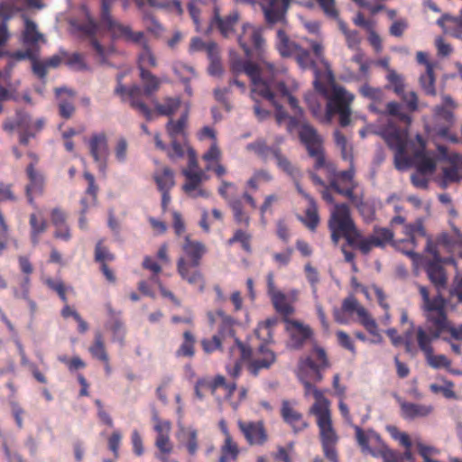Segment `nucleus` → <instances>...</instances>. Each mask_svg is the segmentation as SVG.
I'll list each match as a JSON object with an SVG mask.
<instances>
[{
    "mask_svg": "<svg viewBox=\"0 0 462 462\" xmlns=\"http://www.w3.org/2000/svg\"><path fill=\"white\" fill-rule=\"evenodd\" d=\"M307 42L313 54L311 55L309 50L300 46L293 55L294 59L301 69H311L313 71L315 77L313 80L314 88L319 93L326 96L328 90L321 79L334 80L330 64L325 58L324 47L320 42L312 40H308Z\"/></svg>",
    "mask_w": 462,
    "mask_h": 462,
    "instance_id": "nucleus-1",
    "label": "nucleus"
},
{
    "mask_svg": "<svg viewBox=\"0 0 462 462\" xmlns=\"http://www.w3.org/2000/svg\"><path fill=\"white\" fill-rule=\"evenodd\" d=\"M284 72L282 67H276L270 61H263L262 64H256L250 60H246L245 73L248 75L253 83V95H259L267 100H273V94L272 89L285 94L287 86L278 79V75Z\"/></svg>",
    "mask_w": 462,
    "mask_h": 462,
    "instance_id": "nucleus-2",
    "label": "nucleus"
},
{
    "mask_svg": "<svg viewBox=\"0 0 462 462\" xmlns=\"http://www.w3.org/2000/svg\"><path fill=\"white\" fill-rule=\"evenodd\" d=\"M182 250L189 259V263L184 257H180L177 261V272L187 282L192 285L199 284L202 290L204 278L201 272L199 270L190 271V269L197 268L200 265L201 259L207 252L206 246L203 243L191 240L189 236H187L182 245Z\"/></svg>",
    "mask_w": 462,
    "mask_h": 462,
    "instance_id": "nucleus-3",
    "label": "nucleus"
},
{
    "mask_svg": "<svg viewBox=\"0 0 462 462\" xmlns=\"http://www.w3.org/2000/svg\"><path fill=\"white\" fill-rule=\"evenodd\" d=\"M316 353V361L310 356L301 358L299 362L298 377L304 386L305 395L313 393V388H316L311 381L319 383L323 380L322 370L329 367L325 350L322 347L316 346L314 348Z\"/></svg>",
    "mask_w": 462,
    "mask_h": 462,
    "instance_id": "nucleus-4",
    "label": "nucleus"
},
{
    "mask_svg": "<svg viewBox=\"0 0 462 462\" xmlns=\"http://www.w3.org/2000/svg\"><path fill=\"white\" fill-rule=\"evenodd\" d=\"M248 151H254L263 161L266 162L269 155L272 154L276 161L279 170L284 172L291 180L300 179L302 173L298 166L293 164L287 156H285L278 145L269 146L265 140L257 139L246 145Z\"/></svg>",
    "mask_w": 462,
    "mask_h": 462,
    "instance_id": "nucleus-5",
    "label": "nucleus"
},
{
    "mask_svg": "<svg viewBox=\"0 0 462 462\" xmlns=\"http://www.w3.org/2000/svg\"><path fill=\"white\" fill-rule=\"evenodd\" d=\"M99 25L106 31L113 40H124L126 42L137 44L143 42L144 33L134 32L130 25L124 24L109 13V2L104 1L100 10Z\"/></svg>",
    "mask_w": 462,
    "mask_h": 462,
    "instance_id": "nucleus-6",
    "label": "nucleus"
},
{
    "mask_svg": "<svg viewBox=\"0 0 462 462\" xmlns=\"http://www.w3.org/2000/svg\"><path fill=\"white\" fill-rule=\"evenodd\" d=\"M354 99V96L347 92L344 88L334 86L332 94L328 99L327 115L332 116L337 114L339 116V125L346 127L351 122L350 104Z\"/></svg>",
    "mask_w": 462,
    "mask_h": 462,
    "instance_id": "nucleus-7",
    "label": "nucleus"
},
{
    "mask_svg": "<svg viewBox=\"0 0 462 462\" xmlns=\"http://www.w3.org/2000/svg\"><path fill=\"white\" fill-rule=\"evenodd\" d=\"M69 24L74 32L80 33L82 37L89 39L90 45L98 56L100 64L110 65L107 60V55L113 52L114 50L112 48L106 50L97 40L96 35L98 30V24L97 22L89 14H87L86 22L71 20Z\"/></svg>",
    "mask_w": 462,
    "mask_h": 462,
    "instance_id": "nucleus-8",
    "label": "nucleus"
},
{
    "mask_svg": "<svg viewBox=\"0 0 462 462\" xmlns=\"http://www.w3.org/2000/svg\"><path fill=\"white\" fill-rule=\"evenodd\" d=\"M383 136L392 150L394 151V164L398 170L408 168L410 159L406 157L407 136L406 134L397 127H390L385 130Z\"/></svg>",
    "mask_w": 462,
    "mask_h": 462,
    "instance_id": "nucleus-9",
    "label": "nucleus"
},
{
    "mask_svg": "<svg viewBox=\"0 0 462 462\" xmlns=\"http://www.w3.org/2000/svg\"><path fill=\"white\" fill-rule=\"evenodd\" d=\"M328 228L337 230L343 235L354 232L359 236V231L351 217L349 207L345 204H335L328 219Z\"/></svg>",
    "mask_w": 462,
    "mask_h": 462,
    "instance_id": "nucleus-10",
    "label": "nucleus"
},
{
    "mask_svg": "<svg viewBox=\"0 0 462 462\" xmlns=\"http://www.w3.org/2000/svg\"><path fill=\"white\" fill-rule=\"evenodd\" d=\"M15 117L17 128L20 129L19 142L23 145H27L30 139L42 131L45 125L44 118L32 121L31 115L23 110H16Z\"/></svg>",
    "mask_w": 462,
    "mask_h": 462,
    "instance_id": "nucleus-11",
    "label": "nucleus"
},
{
    "mask_svg": "<svg viewBox=\"0 0 462 462\" xmlns=\"http://www.w3.org/2000/svg\"><path fill=\"white\" fill-rule=\"evenodd\" d=\"M291 0H259L267 24L286 22V14Z\"/></svg>",
    "mask_w": 462,
    "mask_h": 462,
    "instance_id": "nucleus-12",
    "label": "nucleus"
},
{
    "mask_svg": "<svg viewBox=\"0 0 462 462\" xmlns=\"http://www.w3.org/2000/svg\"><path fill=\"white\" fill-rule=\"evenodd\" d=\"M88 145L90 154L97 164L99 171L105 173L107 167L106 160L108 155V143L106 134L98 133L92 134Z\"/></svg>",
    "mask_w": 462,
    "mask_h": 462,
    "instance_id": "nucleus-13",
    "label": "nucleus"
},
{
    "mask_svg": "<svg viewBox=\"0 0 462 462\" xmlns=\"http://www.w3.org/2000/svg\"><path fill=\"white\" fill-rule=\"evenodd\" d=\"M393 238V233L389 228L374 226V233L359 242L358 249L363 254H368L373 247L383 248Z\"/></svg>",
    "mask_w": 462,
    "mask_h": 462,
    "instance_id": "nucleus-14",
    "label": "nucleus"
},
{
    "mask_svg": "<svg viewBox=\"0 0 462 462\" xmlns=\"http://www.w3.org/2000/svg\"><path fill=\"white\" fill-rule=\"evenodd\" d=\"M105 308L108 315L105 327L112 332V341L117 342L123 346L126 330L121 317L122 312L115 310L110 303H106Z\"/></svg>",
    "mask_w": 462,
    "mask_h": 462,
    "instance_id": "nucleus-15",
    "label": "nucleus"
},
{
    "mask_svg": "<svg viewBox=\"0 0 462 462\" xmlns=\"http://www.w3.org/2000/svg\"><path fill=\"white\" fill-rule=\"evenodd\" d=\"M26 175L29 183L25 186L24 191L28 203L34 206V195H42L44 191L45 178L43 174L35 170L33 163L26 167Z\"/></svg>",
    "mask_w": 462,
    "mask_h": 462,
    "instance_id": "nucleus-16",
    "label": "nucleus"
},
{
    "mask_svg": "<svg viewBox=\"0 0 462 462\" xmlns=\"http://www.w3.org/2000/svg\"><path fill=\"white\" fill-rule=\"evenodd\" d=\"M239 13L236 10L232 11L226 17L222 18L219 14V9L214 7V15L206 31L208 33L214 27H216L224 37H228L234 32L235 26L238 23Z\"/></svg>",
    "mask_w": 462,
    "mask_h": 462,
    "instance_id": "nucleus-17",
    "label": "nucleus"
},
{
    "mask_svg": "<svg viewBox=\"0 0 462 462\" xmlns=\"http://www.w3.org/2000/svg\"><path fill=\"white\" fill-rule=\"evenodd\" d=\"M366 310L361 306L357 300L350 295L344 299L340 309L334 308L333 316L336 322L339 324H347L348 316L356 313L359 318L365 316Z\"/></svg>",
    "mask_w": 462,
    "mask_h": 462,
    "instance_id": "nucleus-18",
    "label": "nucleus"
},
{
    "mask_svg": "<svg viewBox=\"0 0 462 462\" xmlns=\"http://www.w3.org/2000/svg\"><path fill=\"white\" fill-rule=\"evenodd\" d=\"M300 142L305 145L309 155H317L323 148V139L317 130L309 124H303L299 130Z\"/></svg>",
    "mask_w": 462,
    "mask_h": 462,
    "instance_id": "nucleus-19",
    "label": "nucleus"
},
{
    "mask_svg": "<svg viewBox=\"0 0 462 462\" xmlns=\"http://www.w3.org/2000/svg\"><path fill=\"white\" fill-rule=\"evenodd\" d=\"M238 427L251 445H263L267 440V433L262 421H238Z\"/></svg>",
    "mask_w": 462,
    "mask_h": 462,
    "instance_id": "nucleus-20",
    "label": "nucleus"
},
{
    "mask_svg": "<svg viewBox=\"0 0 462 462\" xmlns=\"http://www.w3.org/2000/svg\"><path fill=\"white\" fill-rule=\"evenodd\" d=\"M281 416L283 421L289 424L296 434L303 431L310 426L309 422L303 420L302 414L294 410L288 400L282 402Z\"/></svg>",
    "mask_w": 462,
    "mask_h": 462,
    "instance_id": "nucleus-21",
    "label": "nucleus"
},
{
    "mask_svg": "<svg viewBox=\"0 0 462 462\" xmlns=\"http://www.w3.org/2000/svg\"><path fill=\"white\" fill-rule=\"evenodd\" d=\"M401 407L402 417L405 420H415L417 418H424L432 413L434 408L432 405L420 404L409 402L398 398Z\"/></svg>",
    "mask_w": 462,
    "mask_h": 462,
    "instance_id": "nucleus-22",
    "label": "nucleus"
},
{
    "mask_svg": "<svg viewBox=\"0 0 462 462\" xmlns=\"http://www.w3.org/2000/svg\"><path fill=\"white\" fill-rule=\"evenodd\" d=\"M316 417L317 425L319 429L321 446L337 444L338 441V436L332 425L331 412Z\"/></svg>",
    "mask_w": 462,
    "mask_h": 462,
    "instance_id": "nucleus-23",
    "label": "nucleus"
},
{
    "mask_svg": "<svg viewBox=\"0 0 462 462\" xmlns=\"http://www.w3.org/2000/svg\"><path fill=\"white\" fill-rule=\"evenodd\" d=\"M236 350L239 351L240 357L234 361V365L231 368H227L229 374L233 378H237L240 375L243 362L249 360L252 356V348L243 343L239 338H235V346H229V354L231 356L235 354Z\"/></svg>",
    "mask_w": 462,
    "mask_h": 462,
    "instance_id": "nucleus-24",
    "label": "nucleus"
},
{
    "mask_svg": "<svg viewBox=\"0 0 462 462\" xmlns=\"http://www.w3.org/2000/svg\"><path fill=\"white\" fill-rule=\"evenodd\" d=\"M445 330L436 328H429L425 329L418 327L416 329V337L419 348L425 354L433 353L432 342L438 339Z\"/></svg>",
    "mask_w": 462,
    "mask_h": 462,
    "instance_id": "nucleus-25",
    "label": "nucleus"
},
{
    "mask_svg": "<svg viewBox=\"0 0 462 462\" xmlns=\"http://www.w3.org/2000/svg\"><path fill=\"white\" fill-rule=\"evenodd\" d=\"M286 321L291 326V346L294 349H299L311 337L312 331L310 327L304 326L297 320L286 319Z\"/></svg>",
    "mask_w": 462,
    "mask_h": 462,
    "instance_id": "nucleus-26",
    "label": "nucleus"
},
{
    "mask_svg": "<svg viewBox=\"0 0 462 462\" xmlns=\"http://www.w3.org/2000/svg\"><path fill=\"white\" fill-rule=\"evenodd\" d=\"M177 439L179 441L185 445L189 455L196 454L199 448L198 444V430L192 427H185L182 424H178Z\"/></svg>",
    "mask_w": 462,
    "mask_h": 462,
    "instance_id": "nucleus-27",
    "label": "nucleus"
},
{
    "mask_svg": "<svg viewBox=\"0 0 462 462\" xmlns=\"http://www.w3.org/2000/svg\"><path fill=\"white\" fill-rule=\"evenodd\" d=\"M437 24L443 28L446 33L450 34L455 38L462 37V8L460 9L458 16H452L450 14H443L437 21Z\"/></svg>",
    "mask_w": 462,
    "mask_h": 462,
    "instance_id": "nucleus-28",
    "label": "nucleus"
},
{
    "mask_svg": "<svg viewBox=\"0 0 462 462\" xmlns=\"http://www.w3.org/2000/svg\"><path fill=\"white\" fill-rule=\"evenodd\" d=\"M440 258L435 254V260L429 261L426 264V273L430 282L438 288L445 287L447 279L444 268L439 263Z\"/></svg>",
    "mask_w": 462,
    "mask_h": 462,
    "instance_id": "nucleus-29",
    "label": "nucleus"
},
{
    "mask_svg": "<svg viewBox=\"0 0 462 462\" xmlns=\"http://www.w3.org/2000/svg\"><path fill=\"white\" fill-rule=\"evenodd\" d=\"M216 313L221 319V324L215 336H219L223 343H226L227 339H233L235 342L236 337L235 336L234 324L236 320L231 316L226 315L222 310H217Z\"/></svg>",
    "mask_w": 462,
    "mask_h": 462,
    "instance_id": "nucleus-30",
    "label": "nucleus"
},
{
    "mask_svg": "<svg viewBox=\"0 0 462 462\" xmlns=\"http://www.w3.org/2000/svg\"><path fill=\"white\" fill-rule=\"evenodd\" d=\"M300 45L291 41L282 29L277 31L276 48L283 58H289L295 54Z\"/></svg>",
    "mask_w": 462,
    "mask_h": 462,
    "instance_id": "nucleus-31",
    "label": "nucleus"
},
{
    "mask_svg": "<svg viewBox=\"0 0 462 462\" xmlns=\"http://www.w3.org/2000/svg\"><path fill=\"white\" fill-rule=\"evenodd\" d=\"M127 94L130 97V106L142 113L147 120H152L151 109L139 99L143 94V89L139 85L134 84L128 88Z\"/></svg>",
    "mask_w": 462,
    "mask_h": 462,
    "instance_id": "nucleus-32",
    "label": "nucleus"
},
{
    "mask_svg": "<svg viewBox=\"0 0 462 462\" xmlns=\"http://www.w3.org/2000/svg\"><path fill=\"white\" fill-rule=\"evenodd\" d=\"M10 2L0 3V46L6 43L9 39V32L7 29V22L14 16V8Z\"/></svg>",
    "mask_w": 462,
    "mask_h": 462,
    "instance_id": "nucleus-33",
    "label": "nucleus"
},
{
    "mask_svg": "<svg viewBox=\"0 0 462 462\" xmlns=\"http://www.w3.org/2000/svg\"><path fill=\"white\" fill-rule=\"evenodd\" d=\"M23 16L24 17V30L23 32L24 44L33 47L38 42L44 41V36L38 31L37 24L24 15Z\"/></svg>",
    "mask_w": 462,
    "mask_h": 462,
    "instance_id": "nucleus-34",
    "label": "nucleus"
},
{
    "mask_svg": "<svg viewBox=\"0 0 462 462\" xmlns=\"http://www.w3.org/2000/svg\"><path fill=\"white\" fill-rule=\"evenodd\" d=\"M312 395L315 398V402L310 408V414L319 416L330 413V402L324 396V392L318 388H313Z\"/></svg>",
    "mask_w": 462,
    "mask_h": 462,
    "instance_id": "nucleus-35",
    "label": "nucleus"
},
{
    "mask_svg": "<svg viewBox=\"0 0 462 462\" xmlns=\"http://www.w3.org/2000/svg\"><path fill=\"white\" fill-rule=\"evenodd\" d=\"M182 174L187 180L182 186V189L186 194H191L193 191H196L203 180L206 179V175L202 171H192L191 170H183Z\"/></svg>",
    "mask_w": 462,
    "mask_h": 462,
    "instance_id": "nucleus-36",
    "label": "nucleus"
},
{
    "mask_svg": "<svg viewBox=\"0 0 462 462\" xmlns=\"http://www.w3.org/2000/svg\"><path fill=\"white\" fill-rule=\"evenodd\" d=\"M337 22V25L341 32L344 34L346 38V46L350 50H357L361 43V36L356 30H350L347 27V24L341 20L340 18H336Z\"/></svg>",
    "mask_w": 462,
    "mask_h": 462,
    "instance_id": "nucleus-37",
    "label": "nucleus"
},
{
    "mask_svg": "<svg viewBox=\"0 0 462 462\" xmlns=\"http://www.w3.org/2000/svg\"><path fill=\"white\" fill-rule=\"evenodd\" d=\"M140 78L143 83V95L150 97L158 91L160 88V80L152 72L145 68H140Z\"/></svg>",
    "mask_w": 462,
    "mask_h": 462,
    "instance_id": "nucleus-38",
    "label": "nucleus"
},
{
    "mask_svg": "<svg viewBox=\"0 0 462 462\" xmlns=\"http://www.w3.org/2000/svg\"><path fill=\"white\" fill-rule=\"evenodd\" d=\"M137 45L142 48V51L138 56V69H140L141 67L144 68L145 65L155 67L157 65L156 59L148 44L145 36L143 38V42H138Z\"/></svg>",
    "mask_w": 462,
    "mask_h": 462,
    "instance_id": "nucleus-39",
    "label": "nucleus"
},
{
    "mask_svg": "<svg viewBox=\"0 0 462 462\" xmlns=\"http://www.w3.org/2000/svg\"><path fill=\"white\" fill-rule=\"evenodd\" d=\"M270 298L275 310L278 313L283 316H289L293 313L294 309L290 303L287 302V297L282 291L275 292V294Z\"/></svg>",
    "mask_w": 462,
    "mask_h": 462,
    "instance_id": "nucleus-40",
    "label": "nucleus"
},
{
    "mask_svg": "<svg viewBox=\"0 0 462 462\" xmlns=\"http://www.w3.org/2000/svg\"><path fill=\"white\" fill-rule=\"evenodd\" d=\"M414 157L418 160L417 171L419 173L427 174L435 171L436 164L434 161L425 154L423 149L416 151Z\"/></svg>",
    "mask_w": 462,
    "mask_h": 462,
    "instance_id": "nucleus-41",
    "label": "nucleus"
},
{
    "mask_svg": "<svg viewBox=\"0 0 462 462\" xmlns=\"http://www.w3.org/2000/svg\"><path fill=\"white\" fill-rule=\"evenodd\" d=\"M89 352L93 357L101 360L104 363L108 362V356L106 351L102 334L100 332H96L95 340L93 345L89 347Z\"/></svg>",
    "mask_w": 462,
    "mask_h": 462,
    "instance_id": "nucleus-42",
    "label": "nucleus"
},
{
    "mask_svg": "<svg viewBox=\"0 0 462 462\" xmlns=\"http://www.w3.org/2000/svg\"><path fill=\"white\" fill-rule=\"evenodd\" d=\"M154 180L159 190H170L174 185L173 171L170 168L165 167L161 173L155 174Z\"/></svg>",
    "mask_w": 462,
    "mask_h": 462,
    "instance_id": "nucleus-43",
    "label": "nucleus"
},
{
    "mask_svg": "<svg viewBox=\"0 0 462 462\" xmlns=\"http://www.w3.org/2000/svg\"><path fill=\"white\" fill-rule=\"evenodd\" d=\"M420 84L429 96H436L435 78L432 65H429L425 73L420 77Z\"/></svg>",
    "mask_w": 462,
    "mask_h": 462,
    "instance_id": "nucleus-44",
    "label": "nucleus"
},
{
    "mask_svg": "<svg viewBox=\"0 0 462 462\" xmlns=\"http://www.w3.org/2000/svg\"><path fill=\"white\" fill-rule=\"evenodd\" d=\"M404 234L407 236V239L404 241L410 242L413 246L417 245L415 235L418 234L421 236H426V232L421 220L418 219L413 224H407L404 226Z\"/></svg>",
    "mask_w": 462,
    "mask_h": 462,
    "instance_id": "nucleus-45",
    "label": "nucleus"
},
{
    "mask_svg": "<svg viewBox=\"0 0 462 462\" xmlns=\"http://www.w3.org/2000/svg\"><path fill=\"white\" fill-rule=\"evenodd\" d=\"M383 115L394 116L403 123H411L410 116L402 110V105L395 101L387 103Z\"/></svg>",
    "mask_w": 462,
    "mask_h": 462,
    "instance_id": "nucleus-46",
    "label": "nucleus"
},
{
    "mask_svg": "<svg viewBox=\"0 0 462 462\" xmlns=\"http://www.w3.org/2000/svg\"><path fill=\"white\" fill-rule=\"evenodd\" d=\"M183 337L184 340L179 349L176 351V356L191 357L194 356L195 338L189 331H185Z\"/></svg>",
    "mask_w": 462,
    "mask_h": 462,
    "instance_id": "nucleus-47",
    "label": "nucleus"
},
{
    "mask_svg": "<svg viewBox=\"0 0 462 462\" xmlns=\"http://www.w3.org/2000/svg\"><path fill=\"white\" fill-rule=\"evenodd\" d=\"M356 431V438L358 445L361 447L363 452H367L370 450V447L368 445V437L374 438L378 442H381V437L374 432V430H369L367 434L359 427L354 426Z\"/></svg>",
    "mask_w": 462,
    "mask_h": 462,
    "instance_id": "nucleus-48",
    "label": "nucleus"
},
{
    "mask_svg": "<svg viewBox=\"0 0 462 462\" xmlns=\"http://www.w3.org/2000/svg\"><path fill=\"white\" fill-rule=\"evenodd\" d=\"M228 204L233 210L234 217L236 223L249 226L250 217L243 211V205L240 199H229Z\"/></svg>",
    "mask_w": 462,
    "mask_h": 462,
    "instance_id": "nucleus-49",
    "label": "nucleus"
},
{
    "mask_svg": "<svg viewBox=\"0 0 462 462\" xmlns=\"http://www.w3.org/2000/svg\"><path fill=\"white\" fill-rule=\"evenodd\" d=\"M243 32L245 35L248 33L250 42L256 50H261L263 48L264 40L260 29L254 28L250 24H245L243 26Z\"/></svg>",
    "mask_w": 462,
    "mask_h": 462,
    "instance_id": "nucleus-50",
    "label": "nucleus"
},
{
    "mask_svg": "<svg viewBox=\"0 0 462 462\" xmlns=\"http://www.w3.org/2000/svg\"><path fill=\"white\" fill-rule=\"evenodd\" d=\"M149 5L169 11H175L177 14H182V6L180 0H146Z\"/></svg>",
    "mask_w": 462,
    "mask_h": 462,
    "instance_id": "nucleus-51",
    "label": "nucleus"
},
{
    "mask_svg": "<svg viewBox=\"0 0 462 462\" xmlns=\"http://www.w3.org/2000/svg\"><path fill=\"white\" fill-rule=\"evenodd\" d=\"M305 215L307 217V221H305V225L310 230H315L319 225V217L318 215V206L315 200H311L309 203V207L305 210Z\"/></svg>",
    "mask_w": 462,
    "mask_h": 462,
    "instance_id": "nucleus-52",
    "label": "nucleus"
},
{
    "mask_svg": "<svg viewBox=\"0 0 462 462\" xmlns=\"http://www.w3.org/2000/svg\"><path fill=\"white\" fill-rule=\"evenodd\" d=\"M180 106L178 98L167 97L164 104H155L156 111L162 116H171Z\"/></svg>",
    "mask_w": 462,
    "mask_h": 462,
    "instance_id": "nucleus-53",
    "label": "nucleus"
},
{
    "mask_svg": "<svg viewBox=\"0 0 462 462\" xmlns=\"http://www.w3.org/2000/svg\"><path fill=\"white\" fill-rule=\"evenodd\" d=\"M187 123V116L182 115L176 122L171 119L166 125V130L171 138L182 134Z\"/></svg>",
    "mask_w": 462,
    "mask_h": 462,
    "instance_id": "nucleus-54",
    "label": "nucleus"
},
{
    "mask_svg": "<svg viewBox=\"0 0 462 462\" xmlns=\"http://www.w3.org/2000/svg\"><path fill=\"white\" fill-rule=\"evenodd\" d=\"M386 79L392 85L393 92L399 97L402 95L405 89L403 77L401 74H398L395 70H389Z\"/></svg>",
    "mask_w": 462,
    "mask_h": 462,
    "instance_id": "nucleus-55",
    "label": "nucleus"
},
{
    "mask_svg": "<svg viewBox=\"0 0 462 462\" xmlns=\"http://www.w3.org/2000/svg\"><path fill=\"white\" fill-rule=\"evenodd\" d=\"M143 21L148 32L158 35L162 31L161 23L155 19V17L150 12H143Z\"/></svg>",
    "mask_w": 462,
    "mask_h": 462,
    "instance_id": "nucleus-56",
    "label": "nucleus"
},
{
    "mask_svg": "<svg viewBox=\"0 0 462 462\" xmlns=\"http://www.w3.org/2000/svg\"><path fill=\"white\" fill-rule=\"evenodd\" d=\"M4 2H10L13 5L14 15L23 10L24 7H35L42 9L43 5L40 0H5Z\"/></svg>",
    "mask_w": 462,
    "mask_h": 462,
    "instance_id": "nucleus-57",
    "label": "nucleus"
},
{
    "mask_svg": "<svg viewBox=\"0 0 462 462\" xmlns=\"http://www.w3.org/2000/svg\"><path fill=\"white\" fill-rule=\"evenodd\" d=\"M128 143L125 137H119L115 146V157L119 163L127 160Z\"/></svg>",
    "mask_w": 462,
    "mask_h": 462,
    "instance_id": "nucleus-58",
    "label": "nucleus"
},
{
    "mask_svg": "<svg viewBox=\"0 0 462 462\" xmlns=\"http://www.w3.org/2000/svg\"><path fill=\"white\" fill-rule=\"evenodd\" d=\"M250 240L251 236L249 234L238 229L235 232L233 237L229 239V244L240 243L245 251L251 252Z\"/></svg>",
    "mask_w": 462,
    "mask_h": 462,
    "instance_id": "nucleus-59",
    "label": "nucleus"
},
{
    "mask_svg": "<svg viewBox=\"0 0 462 462\" xmlns=\"http://www.w3.org/2000/svg\"><path fill=\"white\" fill-rule=\"evenodd\" d=\"M428 320L433 324V327L442 330H448L449 324L446 311H439L436 315H429Z\"/></svg>",
    "mask_w": 462,
    "mask_h": 462,
    "instance_id": "nucleus-60",
    "label": "nucleus"
},
{
    "mask_svg": "<svg viewBox=\"0 0 462 462\" xmlns=\"http://www.w3.org/2000/svg\"><path fill=\"white\" fill-rule=\"evenodd\" d=\"M114 259L115 255L106 246H103L102 241H98L95 247V260L103 264L106 261H113Z\"/></svg>",
    "mask_w": 462,
    "mask_h": 462,
    "instance_id": "nucleus-61",
    "label": "nucleus"
},
{
    "mask_svg": "<svg viewBox=\"0 0 462 462\" xmlns=\"http://www.w3.org/2000/svg\"><path fill=\"white\" fill-rule=\"evenodd\" d=\"M273 365V356L269 361H265L263 358H258L250 362L248 365V370L254 376H257L259 374L260 370L269 369Z\"/></svg>",
    "mask_w": 462,
    "mask_h": 462,
    "instance_id": "nucleus-62",
    "label": "nucleus"
},
{
    "mask_svg": "<svg viewBox=\"0 0 462 462\" xmlns=\"http://www.w3.org/2000/svg\"><path fill=\"white\" fill-rule=\"evenodd\" d=\"M361 324L365 329L375 337H378V342H382V336L378 333L377 324L374 319H372L366 311L365 316L360 318Z\"/></svg>",
    "mask_w": 462,
    "mask_h": 462,
    "instance_id": "nucleus-63",
    "label": "nucleus"
},
{
    "mask_svg": "<svg viewBox=\"0 0 462 462\" xmlns=\"http://www.w3.org/2000/svg\"><path fill=\"white\" fill-rule=\"evenodd\" d=\"M155 446L159 450L158 454L168 455L172 451V445L170 440V436L162 435L156 437Z\"/></svg>",
    "mask_w": 462,
    "mask_h": 462,
    "instance_id": "nucleus-64",
    "label": "nucleus"
}]
</instances>
